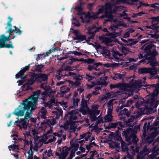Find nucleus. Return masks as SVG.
<instances>
[{
	"label": "nucleus",
	"instance_id": "obj_1",
	"mask_svg": "<svg viewBox=\"0 0 159 159\" xmlns=\"http://www.w3.org/2000/svg\"><path fill=\"white\" fill-rule=\"evenodd\" d=\"M59 127H60L61 129L60 132L52 133L51 130L48 131L44 135L43 138H41L38 135L39 133V132L36 129H32L31 130L29 131L28 132L26 131L24 133V134L25 137L26 136H30L31 137L32 136H33L32 138L33 139H30V142H29V144L32 143L33 146H34L36 144L35 141L36 140H38V142L41 143V145L39 147H36V149H34V151H36L37 150V148L40 147L43 143L45 144L52 143L55 141L56 136L60 137L62 135L63 133V131L62 130L63 128L65 130H66L68 128V125H64V126L61 125L59 126Z\"/></svg>",
	"mask_w": 159,
	"mask_h": 159
},
{
	"label": "nucleus",
	"instance_id": "obj_2",
	"mask_svg": "<svg viewBox=\"0 0 159 159\" xmlns=\"http://www.w3.org/2000/svg\"><path fill=\"white\" fill-rule=\"evenodd\" d=\"M120 1V0H111L110 3L106 4L104 7H101L96 13H88L87 14H84L80 16V18L83 23H88L90 18L95 19L98 17V14L104 12L105 15L101 16L100 18H102L105 17L108 18L107 20H106V22L110 21L113 18L112 13L114 11L112 9L115 7V6L116 4H119Z\"/></svg>",
	"mask_w": 159,
	"mask_h": 159
},
{
	"label": "nucleus",
	"instance_id": "obj_3",
	"mask_svg": "<svg viewBox=\"0 0 159 159\" xmlns=\"http://www.w3.org/2000/svg\"><path fill=\"white\" fill-rule=\"evenodd\" d=\"M40 93L39 90L34 92L33 95L20 103L18 108L15 110L14 114L18 116H24L25 111L27 110L25 118L26 119L30 118L32 113V111L35 109V105L37 102Z\"/></svg>",
	"mask_w": 159,
	"mask_h": 159
},
{
	"label": "nucleus",
	"instance_id": "obj_4",
	"mask_svg": "<svg viewBox=\"0 0 159 159\" xmlns=\"http://www.w3.org/2000/svg\"><path fill=\"white\" fill-rule=\"evenodd\" d=\"M60 105L62 106L64 110L67 107V103L64 102H57L54 99H52L48 103H45L44 106L45 107H48L49 108H51L53 106H55L56 107H54V110L52 113L54 115V117L55 119L59 118L60 116H62V111L58 106Z\"/></svg>",
	"mask_w": 159,
	"mask_h": 159
},
{
	"label": "nucleus",
	"instance_id": "obj_5",
	"mask_svg": "<svg viewBox=\"0 0 159 159\" xmlns=\"http://www.w3.org/2000/svg\"><path fill=\"white\" fill-rule=\"evenodd\" d=\"M122 31H120L118 33H109L107 34V36H110V37L106 38L104 41L105 44L108 46H111L112 44L111 43L113 41V39L118 44H117V48L118 49H121L122 52L124 54H127L128 53L129 51V48H126L123 46V44L120 43L118 40L115 39L114 38V37L120 35L121 34Z\"/></svg>",
	"mask_w": 159,
	"mask_h": 159
},
{
	"label": "nucleus",
	"instance_id": "obj_6",
	"mask_svg": "<svg viewBox=\"0 0 159 159\" xmlns=\"http://www.w3.org/2000/svg\"><path fill=\"white\" fill-rule=\"evenodd\" d=\"M125 73H116L115 75L117 76L118 79L122 80H130L129 82H130V85H134L136 88H135L134 91L135 89H139L143 86H146L147 85V84L145 82L146 78L143 77L141 80H139L137 81H135L134 82L133 77L131 76L129 77H125ZM129 84V83L128 84Z\"/></svg>",
	"mask_w": 159,
	"mask_h": 159
},
{
	"label": "nucleus",
	"instance_id": "obj_7",
	"mask_svg": "<svg viewBox=\"0 0 159 159\" xmlns=\"http://www.w3.org/2000/svg\"><path fill=\"white\" fill-rule=\"evenodd\" d=\"M99 106L98 105H93L92 106V109L89 110L87 106H81L80 111L84 115L87 113L89 114V117L92 121L96 120L97 118L96 116L99 114L100 110H98Z\"/></svg>",
	"mask_w": 159,
	"mask_h": 159
},
{
	"label": "nucleus",
	"instance_id": "obj_8",
	"mask_svg": "<svg viewBox=\"0 0 159 159\" xmlns=\"http://www.w3.org/2000/svg\"><path fill=\"white\" fill-rule=\"evenodd\" d=\"M159 93L158 90L157 89H155L153 93L147 96L146 104L148 107V109L151 110L154 107H156L157 106V101L155 100L156 98V96Z\"/></svg>",
	"mask_w": 159,
	"mask_h": 159
},
{
	"label": "nucleus",
	"instance_id": "obj_9",
	"mask_svg": "<svg viewBox=\"0 0 159 159\" xmlns=\"http://www.w3.org/2000/svg\"><path fill=\"white\" fill-rule=\"evenodd\" d=\"M136 87L134 85H130V82L129 84L119 83L116 85L111 84L110 85L111 89L117 88L121 90L131 92L134 91V89Z\"/></svg>",
	"mask_w": 159,
	"mask_h": 159
},
{
	"label": "nucleus",
	"instance_id": "obj_10",
	"mask_svg": "<svg viewBox=\"0 0 159 159\" xmlns=\"http://www.w3.org/2000/svg\"><path fill=\"white\" fill-rule=\"evenodd\" d=\"M38 80V76L35 75V74L33 73L31 74L30 80L29 81L27 84L23 85L22 87V91L21 92V94L19 96H23L25 93V91L30 89L32 90L31 87L29 86V85L32 84L36 80Z\"/></svg>",
	"mask_w": 159,
	"mask_h": 159
},
{
	"label": "nucleus",
	"instance_id": "obj_11",
	"mask_svg": "<svg viewBox=\"0 0 159 159\" xmlns=\"http://www.w3.org/2000/svg\"><path fill=\"white\" fill-rule=\"evenodd\" d=\"M36 144L33 146L32 143H29L28 141L25 140L24 141V146L25 147L28 146L30 147V149L28 152V153L29 154V156L28 159H33V151L34 149H36V147H39L41 145V143L38 142V140L35 141Z\"/></svg>",
	"mask_w": 159,
	"mask_h": 159
},
{
	"label": "nucleus",
	"instance_id": "obj_12",
	"mask_svg": "<svg viewBox=\"0 0 159 159\" xmlns=\"http://www.w3.org/2000/svg\"><path fill=\"white\" fill-rule=\"evenodd\" d=\"M159 21V16L156 18H152L151 21L152 26H145V27L147 29H152L150 33L151 34H155L156 32V30L157 29V24Z\"/></svg>",
	"mask_w": 159,
	"mask_h": 159
},
{
	"label": "nucleus",
	"instance_id": "obj_13",
	"mask_svg": "<svg viewBox=\"0 0 159 159\" xmlns=\"http://www.w3.org/2000/svg\"><path fill=\"white\" fill-rule=\"evenodd\" d=\"M79 111L78 110H75L71 111L69 113L66 114L65 118L67 120V121L69 122H74V120L77 119V116L75 114H77Z\"/></svg>",
	"mask_w": 159,
	"mask_h": 159
},
{
	"label": "nucleus",
	"instance_id": "obj_14",
	"mask_svg": "<svg viewBox=\"0 0 159 159\" xmlns=\"http://www.w3.org/2000/svg\"><path fill=\"white\" fill-rule=\"evenodd\" d=\"M60 153L56 152V155L58 157L59 159H65L69 152L68 148L66 147H65L61 150L60 149Z\"/></svg>",
	"mask_w": 159,
	"mask_h": 159
},
{
	"label": "nucleus",
	"instance_id": "obj_15",
	"mask_svg": "<svg viewBox=\"0 0 159 159\" xmlns=\"http://www.w3.org/2000/svg\"><path fill=\"white\" fill-rule=\"evenodd\" d=\"M41 87L45 89L44 92L42 94V97L41 98L43 100H44L45 98L47 96L48 94V93H53V91L51 89L50 87L46 86V84H41Z\"/></svg>",
	"mask_w": 159,
	"mask_h": 159
},
{
	"label": "nucleus",
	"instance_id": "obj_16",
	"mask_svg": "<svg viewBox=\"0 0 159 159\" xmlns=\"http://www.w3.org/2000/svg\"><path fill=\"white\" fill-rule=\"evenodd\" d=\"M149 152V150L145 146L144 148L141 151L140 153L138 154L137 159H145L147 158V155Z\"/></svg>",
	"mask_w": 159,
	"mask_h": 159
},
{
	"label": "nucleus",
	"instance_id": "obj_17",
	"mask_svg": "<svg viewBox=\"0 0 159 159\" xmlns=\"http://www.w3.org/2000/svg\"><path fill=\"white\" fill-rule=\"evenodd\" d=\"M86 29H88V33L89 35H90L89 37L88 38L89 40L92 39L93 38V36L95 33L98 31L99 29H101V27H97L95 25L93 26L91 28L89 27L88 28L85 26Z\"/></svg>",
	"mask_w": 159,
	"mask_h": 159
},
{
	"label": "nucleus",
	"instance_id": "obj_18",
	"mask_svg": "<svg viewBox=\"0 0 159 159\" xmlns=\"http://www.w3.org/2000/svg\"><path fill=\"white\" fill-rule=\"evenodd\" d=\"M127 25L123 22L117 21L115 23V24H112L109 28V29L111 31L116 30V29H118V26H123L124 27H126Z\"/></svg>",
	"mask_w": 159,
	"mask_h": 159
},
{
	"label": "nucleus",
	"instance_id": "obj_19",
	"mask_svg": "<svg viewBox=\"0 0 159 159\" xmlns=\"http://www.w3.org/2000/svg\"><path fill=\"white\" fill-rule=\"evenodd\" d=\"M158 134V132L156 130L152 132L148 136L146 140V142L147 143H150L153 141V139L155 136Z\"/></svg>",
	"mask_w": 159,
	"mask_h": 159
},
{
	"label": "nucleus",
	"instance_id": "obj_20",
	"mask_svg": "<svg viewBox=\"0 0 159 159\" xmlns=\"http://www.w3.org/2000/svg\"><path fill=\"white\" fill-rule=\"evenodd\" d=\"M74 33L75 35V36L73 37L74 39L78 40H79L78 42H81L86 40L85 36L81 35L78 31L75 30L74 31Z\"/></svg>",
	"mask_w": 159,
	"mask_h": 159
},
{
	"label": "nucleus",
	"instance_id": "obj_21",
	"mask_svg": "<svg viewBox=\"0 0 159 159\" xmlns=\"http://www.w3.org/2000/svg\"><path fill=\"white\" fill-rule=\"evenodd\" d=\"M26 119L25 118V119H21L19 121H16L15 123L19 122V125H18L20 127V128H22L24 129L25 130H26L28 124L26 121Z\"/></svg>",
	"mask_w": 159,
	"mask_h": 159
},
{
	"label": "nucleus",
	"instance_id": "obj_22",
	"mask_svg": "<svg viewBox=\"0 0 159 159\" xmlns=\"http://www.w3.org/2000/svg\"><path fill=\"white\" fill-rule=\"evenodd\" d=\"M116 139L120 141L121 144V148L124 152H127L128 149V147L126 145V144L122 140V139L120 136H117L116 138Z\"/></svg>",
	"mask_w": 159,
	"mask_h": 159
},
{
	"label": "nucleus",
	"instance_id": "obj_23",
	"mask_svg": "<svg viewBox=\"0 0 159 159\" xmlns=\"http://www.w3.org/2000/svg\"><path fill=\"white\" fill-rule=\"evenodd\" d=\"M30 65V64H29L28 66H26L24 68L21 69L20 72L16 75V78L18 79L22 76L24 75V73L28 70Z\"/></svg>",
	"mask_w": 159,
	"mask_h": 159
},
{
	"label": "nucleus",
	"instance_id": "obj_24",
	"mask_svg": "<svg viewBox=\"0 0 159 159\" xmlns=\"http://www.w3.org/2000/svg\"><path fill=\"white\" fill-rule=\"evenodd\" d=\"M73 70V68L69 66H64L63 65L60 69H58L57 71V73L58 75L60 76V73L62 71L65 70L66 71H68L70 70Z\"/></svg>",
	"mask_w": 159,
	"mask_h": 159
},
{
	"label": "nucleus",
	"instance_id": "obj_25",
	"mask_svg": "<svg viewBox=\"0 0 159 159\" xmlns=\"http://www.w3.org/2000/svg\"><path fill=\"white\" fill-rule=\"evenodd\" d=\"M11 35L10 33L9 34V36L7 37L4 34H2L0 36V45L2 43H4V42H7L10 40V37Z\"/></svg>",
	"mask_w": 159,
	"mask_h": 159
},
{
	"label": "nucleus",
	"instance_id": "obj_26",
	"mask_svg": "<svg viewBox=\"0 0 159 159\" xmlns=\"http://www.w3.org/2000/svg\"><path fill=\"white\" fill-rule=\"evenodd\" d=\"M91 134L89 132L87 134H84L83 136L84 137V139L79 140L78 143H82L84 142H85L89 140H91V138L93 137H91Z\"/></svg>",
	"mask_w": 159,
	"mask_h": 159
},
{
	"label": "nucleus",
	"instance_id": "obj_27",
	"mask_svg": "<svg viewBox=\"0 0 159 159\" xmlns=\"http://www.w3.org/2000/svg\"><path fill=\"white\" fill-rule=\"evenodd\" d=\"M79 145L78 143L74 144L71 146V151L70 155L74 157L75 155V152L76 151L78 148Z\"/></svg>",
	"mask_w": 159,
	"mask_h": 159
},
{
	"label": "nucleus",
	"instance_id": "obj_28",
	"mask_svg": "<svg viewBox=\"0 0 159 159\" xmlns=\"http://www.w3.org/2000/svg\"><path fill=\"white\" fill-rule=\"evenodd\" d=\"M112 112H109L108 111H107V114L104 117V119L105 122H109L112 120V116L111 115V113Z\"/></svg>",
	"mask_w": 159,
	"mask_h": 159
},
{
	"label": "nucleus",
	"instance_id": "obj_29",
	"mask_svg": "<svg viewBox=\"0 0 159 159\" xmlns=\"http://www.w3.org/2000/svg\"><path fill=\"white\" fill-rule=\"evenodd\" d=\"M111 96L112 94L110 93H107L103 95L102 97L99 98L98 101L100 102L105 101L107 99L110 98L111 97Z\"/></svg>",
	"mask_w": 159,
	"mask_h": 159
},
{
	"label": "nucleus",
	"instance_id": "obj_30",
	"mask_svg": "<svg viewBox=\"0 0 159 159\" xmlns=\"http://www.w3.org/2000/svg\"><path fill=\"white\" fill-rule=\"evenodd\" d=\"M151 69L150 68H142L139 70V73L140 74H147L151 72Z\"/></svg>",
	"mask_w": 159,
	"mask_h": 159
},
{
	"label": "nucleus",
	"instance_id": "obj_31",
	"mask_svg": "<svg viewBox=\"0 0 159 159\" xmlns=\"http://www.w3.org/2000/svg\"><path fill=\"white\" fill-rule=\"evenodd\" d=\"M52 150L51 148L48 150H46L44 152L43 155L45 157H50L53 155Z\"/></svg>",
	"mask_w": 159,
	"mask_h": 159
},
{
	"label": "nucleus",
	"instance_id": "obj_32",
	"mask_svg": "<svg viewBox=\"0 0 159 159\" xmlns=\"http://www.w3.org/2000/svg\"><path fill=\"white\" fill-rule=\"evenodd\" d=\"M134 31V30L132 29H127L124 33L123 35V37L126 38L129 37L130 34L133 33Z\"/></svg>",
	"mask_w": 159,
	"mask_h": 159
},
{
	"label": "nucleus",
	"instance_id": "obj_33",
	"mask_svg": "<svg viewBox=\"0 0 159 159\" xmlns=\"http://www.w3.org/2000/svg\"><path fill=\"white\" fill-rule=\"evenodd\" d=\"M119 142H120V141L118 142V141L111 142L110 144V147L112 148L120 147Z\"/></svg>",
	"mask_w": 159,
	"mask_h": 159
},
{
	"label": "nucleus",
	"instance_id": "obj_34",
	"mask_svg": "<svg viewBox=\"0 0 159 159\" xmlns=\"http://www.w3.org/2000/svg\"><path fill=\"white\" fill-rule=\"evenodd\" d=\"M112 52L113 53V56L116 59H119V57L122 55V54L120 53L118 51H115L114 49L112 50Z\"/></svg>",
	"mask_w": 159,
	"mask_h": 159
},
{
	"label": "nucleus",
	"instance_id": "obj_35",
	"mask_svg": "<svg viewBox=\"0 0 159 159\" xmlns=\"http://www.w3.org/2000/svg\"><path fill=\"white\" fill-rule=\"evenodd\" d=\"M13 48L14 47L13 46V44L11 41L10 42V43L8 44L7 43L5 44V43H2L0 45V48Z\"/></svg>",
	"mask_w": 159,
	"mask_h": 159
},
{
	"label": "nucleus",
	"instance_id": "obj_36",
	"mask_svg": "<svg viewBox=\"0 0 159 159\" xmlns=\"http://www.w3.org/2000/svg\"><path fill=\"white\" fill-rule=\"evenodd\" d=\"M138 0H120V3L122 2L124 3H126L129 4H134V3L136 2Z\"/></svg>",
	"mask_w": 159,
	"mask_h": 159
},
{
	"label": "nucleus",
	"instance_id": "obj_37",
	"mask_svg": "<svg viewBox=\"0 0 159 159\" xmlns=\"http://www.w3.org/2000/svg\"><path fill=\"white\" fill-rule=\"evenodd\" d=\"M38 76V81L39 80V79H41L43 81H45L47 80L48 78V75L46 74H39V75H35Z\"/></svg>",
	"mask_w": 159,
	"mask_h": 159
},
{
	"label": "nucleus",
	"instance_id": "obj_38",
	"mask_svg": "<svg viewBox=\"0 0 159 159\" xmlns=\"http://www.w3.org/2000/svg\"><path fill=\"white\" fill-rule=\"evenodd\" d=\"M47 111L46 110L45 108L43 107L41 108L39 114L42 118L45 119V115L47 113Z\"/></svg>",
	"mask_w": 159,
	"mask_h": 159
},
{
	"label": "nucleus",
	"instance_id": "obj_39",
	"mask_svg": "<svg viewBox=\"0 0 159 159\" xmlns=\"http://www.w3.org/2000/svg\"><path fill=\"white\" fill-rule=\"evenodd\" d=\"M113 101V100L112 99L111 100L107 103V107H108L107 111H108L109 112H112V111Z\"/></svg>",
	"mask_w": 159,
	"mask_h": 159
},
{
	"label": "nucleus",
	"instance_id": "obj_40",
	"mask_svg": "<svg viewBox=\"0 0 159 159\" xmlns=\"http://www.w3.org/2000/svg\"><path fill=\"white\" fill-rule=\"evenodd\" d=\"M60 89L61 91L63 94L68 92L70 91V89L68 87L65 86L61 87Z\"/></svg>",
	"mask_w": 159,
	"mask_h": 159
},
{
	"label": "nucleus",
	"instance_id": "obj_41",
	"mask_svg": "<svg viewBox=\"0 0 159 159\" xmlns=\"http://www.w3.org/2000/svg\"><path fill=\"white\" fill-rule=\"evenodd\" d=\"M8 148L10 151L12 150L13 151H16L19 149V147L18 145L13 144L9 146L8 147Z\"/></svg>",
	"mask_w": 159,
	"mask_h": 159
},
{
	"label": "nucleus",
	"instance_id": "obj_42",
	"mask_svg": "<svg viewBox=\"0 0 159 159\" xmlns=\"http://www.w3.org/2000/svg\"><path fill=\"white\" fill-rule=\"evenodd\" d=\"M94 140V138L93 137H92V139L90 140L91 143L89 145H87L86 146V148L88 150H89L90 148L91 147H93V145L95 146L96 145V144L93 141Z\"/></svg>",
	"mask_w": 159,
	"mask_h": 159
},
{
	"label": "nucleus",
	"instance_id": "obj_43",
	"mask_svg": "<svg viewBox=\"0 0 159 159\" xmlns=\"http://www.w3.org/2000/svg\"><path fill=\"white\" fill-rule=\"evenodd\" d=\"M46 123L49 125H53L56 123V120L54 119H51L50 120H47Z\"/></svg>",
	"mask_w": 159,
	"mask_h": 159
},
{
	"label": "nucleus",
	"instance_id": "obj_44",
	"mask_svg": "<svg viewBox=\"0 0 159 159\" xmlns=\"http://www.w3.org/2000/svg\"><path fill=\"white\" fill-rule=\"evenodd\" d=\"M150 65L152 66H158L159 65L158 63L156 61L154 57H153L152 60L150 61Z\"/></svg>",
	"mask_w": 159,
	"mask_h": 159
},
{
	"label": "nucleus",
	"instance_id": "obj_45",
	"mask_svg": "<svg viewBox=\"0 0 159 159\" xmlns=\"http://www.w3.org/2000/svg\"><path fill=\"white\" fill-rule=\"evenodd\" d=\"M131 149L132 151V154L133 155L135 154L136 153H138L139 150V148L138 147H136L134 148V147L133 146H131Z\"/></svg>",
	"mask_w": 159,
	"mask_h": 159
},
{
	"label": "nucleus",
	"instance_id": "obj_46",
	"mask_svg": "<svg viewBox=\"0 0 159 159\" xmlns=\"http://www.w3.org/2000/svg\"><path fill=\"white\" fill-rule=\"evenodd\" d=\"M140 116V114L139 112L134 113V115L131 116L132 119H129V121L130 122H132L134 119L139 117Z\"/></svg>",
	"mask_w": 159,
	"mask_h": 159
},
{
	"label": "nucleus",
	"instance_id": "obj_47",
	"mask_svg": "<svg viewBox=\"0 0 159 159\" xmlns=\"http://www.w3.org/2000/svg\"><path fill=\"white\" fill-rule=\"evenodd\" d=\"M118 125H120L121 123L120 122L117 123H111L109 124V126L111 128H116Z\"/></svg>",
	"mask_w": 159,
	"mask_h": 159
},
{
	"label": "nucleus",
	"instance_id": "obj_48",
	"mask_svg": "<svg viewBox=\"0 0 159 159\" xmlns=\"http://www.w3.org/2000/svg\"><path fill=\"white\" fill-rule=\"evenodd\" d=\"M14 28H15V29H12L11 28H9L10 31L11 33H12L14 31H16V33H18L19 32H20L19 34H20L21 33V31L19 30L17 28H16V26H14Z\"/></svg>",
	"mask_w": 159,
	"mask_h": 159
},
{
	"label": "nucleus",
	"instance_id": "obj_49",
	"mask_svg": "<svg viewBox=\"0 0 159 159\" xmlns=\"http://www.w3.org/2000/svg\"><path fill=\"white\" fill-rule=\"evenodd\" d=\"M101 64L100 63H97L94 64L93 66L89 65L88 66V69L89 71H91L94 69V67L95 66H99V65H101Z\"/></svg>",
	"mask_w": 159,
	"mask_h": 159
},
{
	"label": "nucleus",
	"instance_id": "obj_50",
	"mask_svg": "<svg viewBox=\"0 0 159 159\" xmlns=\"http://www.w3.org/2000/svg\"><path fill=\"white\" fill-rule=\"evenodd\" d=\"M79 61H80V60L74 58H71L69 60H68V61H67V64L69 65H71L72 64V63L73 62Z\"/></svg>",
	"mask_w": 159,
	"mask_h": 159
},
{
	"label": "nucleus",
	"instance_id": "obj_51",
	"mask_svg": "<svg viewBox=\"0 0 159 159\" xmlns=\"http://www.w3.org/2000/svg\"><path fill=\"white\" fill-rule=\"evenodd\" d=\"M130 139H132V141L133 143L136 145L138 140V139L136 138V136L135 135H133V136L131 137Z\"/></svg>",
	"mask_w": 159,
	"mask_h": 159
},
{
	"label": "nucleus",
	"instance_id": "obj_52",
	"mask_svg": "<svg viewBox=\"0 0 159 159\" xmlns=\"http://www.w3.org/2000/svg\"><path fill=\"white\" fill-rule=\"evenodd\" d=\"M60 137H58L59 138L57 140V143L58 144H60L61 143V142L62 140H65L66 139V136L63 135L62 138H61V136Z\"/></svg>",
	"mask_w": 159,
	"mask_h": 159
},
{
	"label": "nucleus",
	"instance_id": "obj_53",
	"mask_svg": "<svg viewBox=\"0 0 159 159\" xmlns=\"http://www.w3.org/2000/svg\"><path fill=\"white\" fill-rule=\"evenodd\" d=\"M81 0H79L78 2V4H79V7H75V9L78 11H80L82 9L81 6L82 4V3L81 2Z\"/></svg>",
	"mask_w": 159,
	"mask_h": 159
},
{
	"label": "nucleus",
	"instance_id": "obj_54",
	"mask_svg": "<svg viewBox=\"0 0 159 159\" xmlns=\"http://www.w3.org/2000/svg\"><path fill=\"white\" fill-rule=\"evenodd\" d=\"M72 23L73 24L77 26H79L80 25L79 23L75 18H73L72 20Z\"/></svg>",
	"mask_w": 159,
	"mask_h": 159
},
{
	"label": "nucleus",
	"instance_id": "obj_55",
	"mask_svg": "<svg viewBox=\"0 0 159 159\" xmlns=\"http://www.w3.org/2000/svg\"><path fill=\"white\" fill-rule=\"evenodd\" d=\"M144 14V13L142 11L136 14L134 13L132 15V17L133 18L135 17L139 16H141L142 15Z\"/></svg>",
	"mask_w": 159,
	"mask_h": 159
},
{
	"label": "nucleus",
	"instance_id": "obj_56",
	"mask_svg": "<svg viewBox=\"0 0 159 159\" xmlns=\"http://www.w3.org/2000/svg\"><path fill=\"white\" fill-rule=\"evenodd\" d=\"M79 101V99L77 98L73 99V103L75 107H77L78 106V102Z\"/></svg>",
	"mask_w": 159,
	"mask_h": 159
},
{
	"label": "nucleus",
	"instance_id": "obj_57",
	"mask_svg": "<svg viewBox=\"0 0 159 159\" xmlns=\"http://www.w3.org/2000/svg\"><path fill=\"white\" fill-rule=\"evenodd\" d=\"M85 78L87 80L89 81L92 80L93 78V77L92 76L88 74H86Z\"/></svg>",
	"mask_w": 159,
	"mask_h": 159
},
{
	"label": "nucleus",
	"instance_id": "obj_58",
	"mask_svg": "<svg viewBox=\"0 0 159 159\" xmlns=\"http://www.w3.org/2000/svg\"><path fill=\"white\" fill-rule=\"evenodd\" d=\"M126 157L129 158V159H133V157L132 155H131L128 152H127V155L125 156L123 159H126Z\"/></svg>",
	"mask_w": 159,
	"mask_h": 159
},
{
	"label": "nucleus",
	"instance_id": "obj_59",
	"mask_svg": "<svg viewBox=\"0 0 159 159\" xmlns=\"http://www.w3.org/2000/svg\"><path fill=\"white\" fill-rule=\"evenodd\" d=\"M104 53L107 56H109L110 54V51L106 48H105L104 49Z\"/></svg>",
	"mask_w": 159,
	"mask_h": 159
},
{
	"label": "nucleus",
	"instance_id": "obj_60",
	"mask_svg": "<svg viewBox=\"0 0 159 159\" xmlns=\"http://www.w3.org/2000/svg\"><path fill=\"white\" fill-rule=\"evenodd\" d=\"M151 72L149 73L151 75H154L157 74V70L156 69H151Z\"/></svg>",
	"mask_w": 159,
	"mask_h": 159
},
{
	"label": "nucleus",
	"instance_id": "obj_61",
	"mask_svg": "<svg viewBox=\"0 0 159 159\" xmlns=\"http://www.w3.org/2000/svg\"><path fill=\"white\" fill-rule=\"evenodd\" d=\"M150 35L151 36V37L154 38L155 39H158L159 38V35L156 34H150Z\"/></svg>",
	"mask_w": 159,
	"mask_h": 159
},
{
	"label": "nucleus",
	"instance_id": "obj_62",
	"mask_svg": "<svg viewBox=\"0 0 159 159\" xmlns=\"http://www.w3.org/2000/svg\"><path fill=\"white\" fill-rule=\"evenodd\" d=\"M87 106V102L85 100L82 99L81 101V106Z\"/></svg>",
	"mask_w": 159,
	"mask_h": 159
},
{
	"label": "nucleus",
	"instance_id": "obj_63",
	"mask_svg": "<svg viewBox=\"0 0 159 159\" xmlns=\"http://www.w3.org/2000/svg\"><path fill=\"white\" fill-rule=\"evenodd\" d=\"M157 54V52L156 51V50L154 49L151 52V54L153 56H155Z\"/></svg>",
	"mask_w": 159,
	"mask_h": 159
},
{
	"label": "nucleus",
	"instance_id": "obj_64",
	"mask_svg": "<svg viewBox=\"0 0 159 159\" xmlns=\"http://www.w3.org/2000/svg\"><path fill=\"white\" fill-rule=\"evenodd\" d=\"M94 4V3H92L91 4H87V7L89 10H91L92 9L93 5Z\"/></svg>",
	"mask_w": 159,
	"mask_h": 159
}]
</instances>
